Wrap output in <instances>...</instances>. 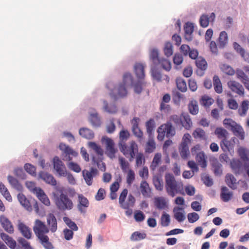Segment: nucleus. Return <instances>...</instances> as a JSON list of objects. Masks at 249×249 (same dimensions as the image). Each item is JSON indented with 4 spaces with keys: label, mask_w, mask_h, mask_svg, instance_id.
Wrapping results in <instances>:
<instances>
[{
    "label": "nucleus",
    "mask_w": 249,
    "mask_h": 249,
    "mask_svg": "<svg viewBox=\"0 0 249 249\" xmlns=\"http://www.w3.org/2000/svg\"><path fill=\"white\" fill-rule=\"evenodd\" d=\"M33 231L40 244L45 249H53L54 247L49 241V238L47 235L49 232V229L44 222L40 220L36 219L33 227Z\"/></svg>",
    "instance_id": "f257e3e1"
},
{
    "label": "nucleus",
    "mask_w": 249,
    "mask_h": 249,
    "mask_svg": "<svg viewBox=\"0 0 249 249\" xmlns=\"http://www.w3.org/2000/svg\"><path fill=\"white\" fill-rule=\"evenodd\" d=\"M53 201L57 208L61 211L71 210L73 207L72 201L68 195L64 192L63 188L58 190L57 192L53 193Z\"/></svg>",
    "instance_id": "f03ea898"
},
{
    "label": "nucleus",
    "mask_w": 249,
    "mask_h": 249,
    "mask_svg": "<svg viewBox=\"0 0 249 249\" xmlns=\"http://www.w3.org/2000/svg\"><path fill=\"white\" fill-rule=\"evenodd\" d=\"M165 189L170 196L174 197L177 194L184 195L183 184L180 181L177 180L171 174H166L165 176Z\"/></svg>",
    "instance_id": "7ed1b4c3"
},
{
    "label": "nucleus",
    "mask_w": 249,
    "mask_h": 249,
    "mask_svg": "<svg viewBox=\"0 0 249 249\" xmlns=\"http://www.w3.org/2000/svg\"><path fill=\"white\" fill-rule=\"evenodd\" d=\"M133 83V77L129 73H126L124 75L123 81L122 83L119 84L117 88L111 91L110 95L114 99H117L119 97H123L127 94L126 89V86L128 85H132Z\"/></svg>",
    "instance_id": "20e7f679"
},
{
    "label": "nucleus",
    "mask_w": 249,
    "mask_h": 249,
    "mask_svg": "<svg viewBox=\"0 0 249 249\" xmlns=\"http://www.w3.org/2000/svg\"><path fill=\"white\" fill-rule=\"evenodd\" d=\"M158 135L157 138L159 141H162L165 136L167 138H171L175 136L176 130L170 122L161 125L158 129Z\"/></svg>",
    "instance_id": "39448f33"
},
{
    "label": "nucleus",
    "mask_w": 249,
    "mask_h": 249,
    "mask_svg": "<svg viewBox=\"0 0 249 249\" xmlns=\"http://www.w3.org/2000/svg\"><path fill=\"white\" fill-rule=\"evenodd\" d=\"M121 151L130 161H132L135 156L136 153L138 151V145L134 141L129 142L127 145L126 143L119 145Z\"/></svg>",
    "instance_id": "423d86ee"
},
{
    "label": "nucleus",
    "mask_w": 249,
    "mask_h": 249,
    "mask_svg": "<svg viewBox=\"0 0 249 249\" xmlns=\"http://www.w3.org/2000/svg\"><path fill=\"white\" fill-rule=\"evenodd\" d=\"M127 194V189H124L119 196V203L120 204V207L123 209L133 208L135 204L136 199L135 197L130 194H129L128 197L125 201Z\"/></svg>",
    "instance_id": "0eeeda50"
},
{
    "label": "nucleus",
    "mask_w": 249,
    "mask_h": 249,
    "mask_svg": "<svg viewBox=\"0 0 249 249\" xmlns=\"http://www.w3.org/2000/svg\"><path fill=\"white\" fill-rule=\"evenodd\" d=\"M102 142L105 143L106 145V153L110 159L115 158V154L118 151L117 148L115 147L114 141L107 136H104L102 138Z\"/></svg>",
    "instance_id": "6e6552de"
},
{
    "label": "nucleus",
    "mask_w": 249,
    "mask_h": 249,
    "mask_svg": "<svg viewBox=\"0 0 249 249\" xmlns=\"http://www.w3.org/2000/svg\"><path fill=\"white\" fill-rule=\"evenodd\" d=\"M223 123L224 124L228 125L231 127V130L236 136L239 137L241 140L244 139V131L240 125L230 119H225Z\"/></svg>",
    "instance_id": "1a4fd4ad"
},
{
    "label": "nucleus",
    "mask_w": 249,
    "mask_h": 249,
    "mask_svg": "<svg viewBox=\"0 0 249 249\" xmlns=\"http://www.w3.org/2000/svg\"><path fill=\"white\" fill-rule=\"evenodd\" d=\"M53 168L60 177L67 176V169L64 163L58 157L55 156L53 159Z\"/></svg>",
    "instance_id": "9d476101"
},
{
    "label": "nucleus",
    "mask_w": 249,
    "mask_h": 249,
    "mask_svg": "<svg viewBox=\"0 0 249 249\" xmlns=\"http://www.w3.org/2000/svg\"><path fill=\"white\" fill-rule=\"evenodd\" d=\"M59 149L63 152L64 156V160L70 161L72 160L71 155L73 157L77 156L78 153L71 148L69 146L63 143H60L59 145Z\"/></svg>",
    "instance_id": "9b49d317"
},
{
    "label": "nucleus",
    "mask_w": 249,
    "mask_h": 249,
    "mask_svg": "<svg viewBox=\"0 0 249 249\" xmlns=\"http://www.w3.org/2000/svg\"><path fill=\"white\" fill-rule=\"evenodd\" d=\"M82 173L86 183L90 186L92 184L93 178L98 174V171L97 169L91 167L90 168L89 171L86 169L84 170Z\"/></svg>",
    "instance_id": "f8f14e48"
},
{
    "label": "nucleus",
    "mask_w": 249,
    "mask_h": 249,
    "mask_svg": "<svg viewBox=\"0 0 249 249\" xmlns=\"http://www.w3.org/2000/svg\"><path fill=\"white\" fill-rule=\"evenodd\" d=\"M228 86L232 92L239 96H243L244 95V88L239 82L236 81H230L228 82Z\"/></svg>",
    "instance_id": "ddd939ff"
},
{
    "label": "nucleus",
    "mask_w": 249,
    "mask_h": 249,
    "mask_svg": "<svg viewBox=\"0 0 249 249\" xmlns=\"http://www.w3.org/2000/svg\"><path fill=\"white\" fill-rule=\"evenodd\" d=\"M17 227L21 234L26 238L30 239L32 237L31 229L21 220L18 221Z\"/></svg>",
    "instance_id": "4468645a"
},
{
    "label": "nucleus",
    "mask_w": 249,
    "mask_h": 249,
    "mask_svg": "<svg viewBox=\"0 0 249 249\" xmlns=\"http://www.w3.org/2000/svg\"><path fill=\"white\" fill-rule=\"evenodd\" d=\"M0 223L3 229L9 233L14 231V226L10 220L5 215H0Z\"/></svg>",
    "instance_id": "2eb2a0df"
},
{
    "label": "nucleus",
    "mask_w": 249,
    "mask_h": 249,
    "mask_svg": "<svg viewBox=\"0 0 249 249\" xmlns=\"http://www.w3.org/2000/svg\"><path fill=\"white\" fill-rule=\"evenodd\" d=\"M235 138H233L230 140H228V137L221 140L220 142V147L222 150L224 152L230 151L233 148L235 145Z\"/></svg>",
    "instance_id": "dca6fc26"
},
{
    "label": "nucleus",
    "mask_w": 249,
    "mask_h": 249,
    "mask_svg": "<svg viewBox=\"0 0 249 249\" xmlns=\"http://www.w3.org/2000/svg\"><path fill=\"white\" fill-rule=\"evenodd\" d=\"M237 78L244 84L247 89H249V77L241 69H238L235 72Z\"/></svg>",
    "instance_id": "f3484780"
},
{
    "label": "nucleus",
    "mask_w": 249,
    "mask_h": 249,
    "mask_svg": "<svg viewBox=\"0 0 249 249\" xmlns=\"http://www.w3.org/2000/svg\"><path fill=\"white\" fill-rule=\"evenodd\" d=\"M215 16L214 13H212L210 16L206 14L202 15L200 18L199 23L201 27L206 28L208 26L210 22H213Z\"/></svg>",
    "instance_id": "a211bd4d"
},
{
    "label": "nucleus",
    "mask_w": 249,
    "mask_h": 249,
    "mask_svg": "<svg viewBox=\"0 0 249 249\" xmlns=\"http://www.w3.org/2000/svg\"><path fill=\"white\" fill-rule=\"evenodd\" d=\"M47 222L49 230L52 232H55L57 229V223L56 218L53 214L50 213L47 216Z\"/></svg>",
    "instance_id": "6ab92c4d"
},
{
    "label": "nucleus",
    "mask_w": 249,
    "mask_h": 249,
    "mask_svg": "<svg viewBox=\"0 0 249 249\" xmlns=\"http://www.w3.org/2000/svg\"><path fill=\"white\" fill-rule=\"evenodd\" d=\"M233 192L231 191L226 186H222L221 188L220 198L224 202H228L233 197Z\"/></svg>",
    "instance_id": "aec40b11"
},
{
    "label": "nucleus",
    "mask_w": 249,
    "mask_h": 249,
    "mask_svg": "<svg viewBox=\"0 0 249 249\" xmlns=\"http://www.w3.org/2000/svg\"><path fill=\"white\" fill-rule=\"evenodd\" d=\"M39 176L42 180L49 184L55 186L57 184L56 180L53 176L48 173L41 172L39 174Z\"/></svg>",
    "instance_id": "412c9836"
},
{
    "label": "nucleus",
    "mask_w": 249,
    "mask_h": 249,
    "mask_svg": "<svg viewBox=\"0 0 249 249\" xmlns=\"http://www.w3.org/2000/svg\"><path fill=\"white\" fill-rule=\"evenodd\" d=\"M0 237L2 240L10 249H14L16 248L17 243L12 237L9 236L8 235L4 232L0 233Z\"/></svg>",
    "instance_id": "4be33fe9"
},
{
    "label": "nucleus",
    "mask_w": 249,
    "mask_h": 249,
    "mask_svg": "<svg viewBox=\"0 0 249 249\" xmlns=\"http://www.w3.org/2000/svg\"><path fill=\"white\" fill-rule=\"evenodd\" d=\"M140 189L142 195L145 197H149L151 189L148 183L145 180H142L140 183Z\"/></svg>",
    "instance_id": "5701e85b"
},
{
    "label": "nucleus",
    "mask_w": 249,
    "mask_h": 249,
    "mask_svg": "<svg viewBox=\"0 0 249 249\" xmlns=\"http://www.w3.org/2000/svg\"><path fill=\"white\" fill-rule=\"evenodd\" d=\"M134 71L139 79H143L145 76L144 66L141 63H136L134 66Z\"/></svg>",
    "instance_id": "b1692460"
},
{
    "label": "nucleus",
    "mask_w": 249,
    "mask_h": 249,
    "mask_svg": "<svg viewBox=\"0 0 249 249\" xmlns=\"http://www.w3.org/2000/svg\"><path fill=\"white\" fill-rule=\"evenodd\" d=\"M181 123L182 126L186 129L189 130L192 126L193 124L190 116L187 114H181Z\"/></svg>",
    "instance_id": "393cba45"
},
{
    "label": "nucleus",
    "mask_w": 249,
    "mask_h": 249,
    "mask_svg": "<svg viewBox=\"0 0 249 249\" xmlns=\"http://www.w3.org/2000/svg\"><path fill=\"white\" fill-rule=\"evenodd\" d=\"M233 48L237 53H239L241 56L249 63V54L246 53L245 50L237 42H234L233 44Z\"/></svg>",
    "instance_id": "a878e982"
},
{
    "label": "nucleus",
    "mask_w": 249,
    "mask_h": 249,
    "mask_svg": "<svg viewBox=\"0 0 249 249\" xmlns=\"http://www.w3.org/2000/svg\"><path fill=\"white\" fill-rule=\"evenodd\" d=\"M161 163V154L160 153H157L155 154L151 162L150 168L151 170L155 171Z\"/></svg>",
    "instance_id": "bb28decb"
},
{
    "label": "nucleus",
    "mask_w": 249,
    "mask_h": 249,
    "mask_svg": "<svg viewBox=\"0 0 249 249\" xmlns=\"http://www.w3.org/2000/svg\"><path fill=\"white\" fill-rule=\"evenodd\" d=\"M184 37L186 39L190 41L192 39V33L194 31V26L191 23L187 22L185 24L184 27Z\"/></svg>",
    "instance_id": "cd10ccee"
},
{
    "label": "nucleus",
    "mask_w": 249,
    "mask_h": 249,
    "mask_svg": "<svg viewBox=\"0 0 249 249\" xmlns=\"http://www.w3.org/2000/svg\"><path fill=\"white\" fill-rule=\"evenodd\" d=\"M193 136L195 139H198L200 140L207 141L208 139L205 131L200 128H196L193 133Z\"/></svg>",
    "instance_id": "c85d7f7f"
},
{
    "label": "nucleus",
    "mask_w": 249,
    "mask_h": 249,
    "mask_svg": "<svg viewBox=\"0 0 249 249\" xmlns=\"http://www.w3.org/2000/svg\"><path fill=\"white\" fill-rule=\"evenodd\" d=\"M103 109L105 111L109 114H115L118 111L115 104H108L106 100L103 101Z\"/></svg>",
    "instance_id": "c756f323"
},
{
    "label": "nucleus",
    "mask_w": 249,
    "mask_h": 249,
    "mask_svg": "<svg viewBox=\"0 0 249 249\" xmlns=\"http://www.w3.org/2000/svg\"><path fill=\"white\" fill-rule=\"evenodd\" d=\"M18 198L21 205L26 210L29 211L32 210V206L29 201L23 194H19L18 195Z\"/></svg>",
    "instance_id": "7c9ffc66"
},
{
    "label": "nucleus",
    "mask_w": 249,
    "mask_h": 249,
    "mask_svg": "<svg viewBox=\"0 0 249 249\" xmlns=\"http://www.w3.org/2000/svg\"><path fill=\"white\" fill-rule=\"evenodd\" d=\"M225 182L227 185L233 190L236 189V179L234 176L231 174H228L225 177Z\"/></svg>",
    "instance_id": "2f4dec72"
},
{
    "label": "nucleus",
    "mask_w": 249,
    "mask_h": 249,
    "mask_svg": "<svg viewBox=\"0 0 249 249\" xmlns=\"http://www.w3.org/2000/svg\"><path fill=\"white\" fill-rule=\"evenodd\" d=\"M213 85L214 91L218 94L223 91V87L221 82L217 75H214L213 77Z\"/></svg>",
    "instance_id": "473e14b6"
},
{
    "label": "nucleus",
    "mask_w": 249,
    "mask_h": 249,
    "mask_svg": "<svg viewBox=\"0 0 249 249\" xmlns=\"http://www.w3.org/2000/svg\"><path fill=\"white\" fill-rule=\"evenodd\" d=\"M36 196L40 201L45 205L47 206L50 205L51 203L48 197L42 189L38 190V192L37 194H36Z\"/></svg>",
    "instance_id": "72a5a7b5"
},
{
    "label": "nucleus",
    "mask_w": 249,
    "mask_h": 249,
    "mask_svg": "<svg viewBox=\"0 0 249 249\" xmlns=\"http://www.w3.org/2000/svg\"><path fill=\"white\" fill-rule=\"evenodd\" d=\"M79 133L80 136L87 139H92L93 138L94 134L93 131L87 128H82L80 129Z\"/></svg>",
    "instance_id": "f704fd0d"
},
{
    "label": "nucleus",
    "mask_w": 249,
    "mask_h": 249,
    "mask_svg": "<svg viewBox=\"0 0 249 249\" xmlns=\"http://www.w3.org/2000/svg\"><path fill=\"white\" fill-rule=\"evenodd\" d=\"M214 134L218 139L223 140L228 137L229 133L222 127H217L214 131Z\"/></svg>",
    "instance_id": "c9c22d12"
},
{
    "label": "nucleus",
    "mask_w": 249,
    "mask_h": 249,
    "mask_svg": "<svg viewBox=\"0 0 249 249\" xmlns=\"http://www.w3.org/2000/svg\"><path fill=\"white\" fill-rule=\"evenodd\" d=\"M196 160L198 164L202 168H205L207 166V161L206 156L203 152H200L196 156Z\"/></svg>",
    "instance_id": "e433bc0d"
},
{
    "label": "nucleus",
    "mask_w": 249,
    "mask_h": 249,
    "mask_svg": "<svg viewBox=\"0 0 249 249\" xmlns=\"http://www.w3.org/2000/svg\"><path fill=\"white\" fill-rule=\"evenodd\" d=\"M180 210H183V209L180 207L175 208L173 210L175 218L179 222H181L185 219V216L183 213L179 212Z\"/></svg>",
    "instance_id": "4c0bfd02"
},
{
    "label": "nucleus",
    "mask_w": 249,
    "mask_h": 249,
    "mask_svg": "<svg viewBox=\"0 0 249 249\" xmlns=\"http://www.w3.org/2000/svg\"><path fill=\"white\" fill-rule=\"evenodd\" d=\"M130 137V133L127 130L122 129L119 132V146L125 143Z\"/></svg>",
    "instance_id": "58836bf2"
},
{
    "label": "nucleus",
    "mask_w": 249,
    "mask_h": 249,
    "mask_svg": "<svg viewBox=\"0 0 249 249\" xmlns=\"http://www.w3.org/2000/svg\"><path fill=\"white\" fill-rule=\"evenodd\" d=\"M241 159L245 162H249V150L244 147H240L238 150Z\"/></svg>",
    "instance_id": "ea45409f"
},
{
    "label": "nucleus",
    "mask_w": 249,
    "mask_h": 249,
    "mask_svg": "<svg viewBox=\"0 0 249 249\" xmlns=\"http://www.w3.org/2000/svg\"><path fill=\"white\" fill-rule=\"evenodd\" d=\"M155 205L159 209H164L167 207V202L163 197L156 198L155 199Z\"/></svg>",
    "instance_id": "a19ab883"
},
{
    "label": "nucleus",
    "mask_w": 249,
    "mask_h": 249,
    "mask_svg": "<svg viewBox=\"0 0 249 249\" xmlns=\"http://www.w3.org/2000/svg\"><path fill=\"white\" fill-rule=\"evenodd\" d=\"M228 35L225 31H222L219 35L218 45L220 48H223L228 43Z\"/></svg>",
    "instance_id": "79ce46f5"
},
{
    "label": "nucleus",
    "mask_w": 249,
    "mask_h": 249,
    "mask_svg": "<svg viewBox=\"0 0 249 249\" xmlns=\"http://www.w3.org/2000/svg\"><path fill=\"white\" fill-rule=\"evenodd\" d=\"M7 179L9 183L12 186V187L18 190H21L22 189V185L16 178L11 176H8L7 177Z\"/></svg>",
    "instance_id": "37998d69"
},
{
    "label": "nucleus",
    "mask_w": 249,
    "mask_h": 249,
    "mask_svg": "<svg viewBox=\"0 0 249 249\" xmlns=\"http://www.w3.org/2000/svg\"><path fill=\"white\" fill-rule=\"evenodd\" d=\"M189 112L192 115H196L198 112V106L196 101L192 100L188 105Z\"/></svg>",
    "instance_id": "c03bdc74"
},
{
    "label": "nucleus",
    "mask_w": 249,
    "mask_h": 249,
    "mask_svg": "<svg viewBox=\"0 0 249 249\" xmlns=\"http://www.w3.org/2000/svg\"><path fill=\"white\" fill-rule=\"evenodd\" d=\"M0 192L7 201L9 202L12 201V198L9 192L5 185L1 182H0Z\"/></svg>",
    "instance_id": "a18cd8bd"
},
{
    "label": "nucleus",
    "mask_w": 249,
    "mask_h": 249,
    "mask_svg": "<svg viewBox=\"0 0 249 249\" xmlns=\"http://www.w3.org/2000/svg\"><path fill=\"white\" fill-rule=\"evenodd\" d=\"M249 101L244 100L242 102L241 107L238 109L239 114L241 116H245L249 109Z\"/></svg>",
    "instance_id": "49530a36"
},
{
    "label": "nucleus",
    "mask_w": 249,
    "mask_h": 249,
    "mask_svg": "<svg viewBox=\"0 0 249 249\" xmlns=\"http://www.w3.org/2000/svg\"><path fill=\"white\" fill-rule=\"evenodd\" d=\"M89 146L93 149L95 152L100 157H102L104 154V152L101 146L95 142H89L88 143Z\"/></svg>",
    "instance_id": "de8ad7c7"
},
{
    "label": "nucleus",
    "mask_w": 249,
    "mask_h": 249,
    "mask_svg": "<svg viewBox=\"0 0 249 249\" xmlns=\"http://www.w3.org/2000/svg\"><path fill=\"white\" fill-rule=\"evenodd\" d=\"M78 207L80 211H82L81 207H88L89 205V202L88 199L85 197L83 195L80 194L78 195Z\"/></svg>",
    "instance_id": "09e8293b"
},
{
    "label": "nucleus",
    "mask_w": 249,
    "mask_h": 249,
    "mask_svg": "<svg viewBox=\"0 0 249 249\" xmlns=\"http://www.w3.org/2000/svg\"><path fill=\"white\" fill-rule=\"evenodd\" d=\"M92 160L93 164H96L100 170L102 171H105L106 169V164L105 163L102 162V159L101 158H96L95 156H93Z\"/></svg>",
    "instance_id": "8fccbe9b"
},
{
    "label": "nucleus",
    "mask_w": 249,
    "mask_h": 249,
    "mask_svg": "<svg viewBox=\"0 0 249 249\" xmlns=\"http://www.w3.org/2000/svg\"><path fill=\"white\" fill-rule=\"evenodd\" d=\"M90 122L94 126H99L101 124V121L97 112L91 113L89 117Z\"/></svg>",
    "instance_id": "3c124183"
},
{
    "label": "nucleus",
    "mask_w": 249,
    "mask_h": 249,
    "mask_svg": "<svg viewBox=\"0 0 249 249\" xmlns=\"http://www.w3.org/2000/svg\"><path fill=\"white\" fill-rule=\"evenodd\" d=\"M180 155L183 159H186L188 158L190 152L189 150L188 145H180L179 148Z\"/></svg>",
    "instance_id": "603ef678"
},
{
    "label": "nucleus",
    "mask_w": 249,
    "mask_h": 249,
    "mask_svg": "<svg viewBox=\"0 0 249 249\" xmlns=\"http://www.w3.org/2000/svg\"><path fill=\"white\" fill-rule=\"evenodd\" d=\"M196 67L202 71H205L207 68V63L206 61L202 57H198L196 60Z\"/></svg>",
    "instance_id": "864d4df0"
},
{
    "label": "nucleus",
    "mask_w": 249,
    "mask_h": 249,
    "mask_svg": "<svg viewBox=\"0 0 249 249\" xmlns=\"http://www.w3.org/2000/svg\"><path fill=\"white\" fill-rule=\"evenodd\" d=\"M146 131L149 137L153 135V131L155 128V122L153 119H150L146 123Z\"/></svg>",
    "instance_id": "5fc2aeb1"
},
{
    "label": "nucleus",
    "mask_w": 249,
    "mask_h": 249,
    "mask_svg": "<svg viewBox=\"0 0 249 249\" xmlns=\"http://www.w3.org/2000/svg\"><path fill=\"white\" fill-rule=\"evenodd\" d=\"M176 84L178 89L182 92H185L187 90L186 83L184 80L181 78H177Z\"/></svg>",
    "instance_id": "6e6d98bb"
},
{
    "label": "nucleus",
    "mask_w": 249,
    "mask_h": 249,
    "mask_svg": "<svg viewBox=\"0 0 249 249\" xmlns=\"http://www.w3.org/2000/svg\"><path fill=\"white\" fill-rule=\"evenodd\" d=\"M163 51L164 54L167 57L171 56L173 53V45L172 43L170 42H166L164 45Z\"/></svg>",
    "instance_id": "4d7b16f0"
},
{
    "label": "nucleus",
    "mask_w": 249,
    "mask_h": 249,
    "mask_svg": "<svg viewBox=\"0 0 249 249\" xmlns=\"http://www.w3.org/2000/svg\"><path fill=\"white\" fill-rule=\"evenodd\" d=\"M231 167L235 174H239L241 168V163L238 160H233L231 162Z\"/></svg>",
    "instance_id": "13d9d810"
},
{
    "label": "nucleus",
    "mask_w": 249,
    "mask_h": 249,
    "mask_svg": "<svg viewBox=\"0 0 249 249\" xmlns=\"http://www.w3.org/2000/svg\"><path fill=\"white\" fill-rule=\"evenodd\" d=\"M220 68L222 71L227 75H233L235 72L231 67L227 64H222Z\"/></svg>",
    "instance_id": "bf43d9fd"
},
{
    "label": "nucleus",
    "mask_w": 249,
    "mask_h": 249,
    "mask_svg": "<svg viewBox=\"0 0 249 249\" xmlns=\"http://www.w3.org/2000/svg\"><path fill=\"white\" fill-rule=\"evenodd\" d=\"M156 148V144L154 140L150 138L146 144L145 151L147 153H152Z\"/></svg>",
    "instance_id": "052dcab7"
},
{
    "label": "nucleus",
    "mask_w": 249,
    "mask_h": 249,
    "mask_svg": "<svg viewBox=\"0 0 249 249\" xmlns=\"http://www.w3.org/2000/svg\"><path fill=\"white\" fill-rule=\"evenodd\" d=\"M135 179V174L134 171L130 169H128L126 175V183L131 185Z\"/></svg>",
    "instance_id": "680f3d73"
},
{
    "label": "nucleus",
    "mask_w": 249,
    "mask_h": 249,
    "mask_svg": "<svg viewBox=\"0 0 249 249\" xmlns=\"http://www.w3.org/2000/svg\"><path fill=\"white\" fill-rule=\"evenodd\" d=\"M170 223V217L169 214L163 213L160 218V224L163 227H167Z\"/></svg>",
    "instance_id": "e2e57ef3"
},
{
    "label": "nucleus",
    "mask_w": 249,
    "mask_h": 249,
    "mask_svg": "<svg viewBox=\"0 0 249 249\" xmlns=\"http://www.w3.org/2000/svg\"><path fill=\"white\" fill-rule=\"evenodd\" d=\"M153 184L156 189L159 191H162L163 189V183L162 179L157 177L153 178Z\"/></svg>",
    "instance_id": "0e129e2a"
},
{
    "label": "nucleus",
    "mask_w": 249,
    "mask_h": 249,
    "mask_svg": "<svg viewBox=\"0 0 249 249\" xmlns=\"http://www.w3.org/2000/svg\"><path fill=\"white\" fill-rule=\"evenodd\" d=\"M213 102V99L206 95L203 96L200 100V104L206 107L211 106Z\"/></svg>",
    "instance_id": "69168bd1"
},
{
    "label": "nucleus",
    "mask_w": 249,
    "mask_h": 249,
    "mask_svg": "<svg viewBox=\"0 0 249 249\" xmlns=\"http://www.w3.org/2000/svg\"><path fill=\"white\" fill-rule=\"evenodd\" d=\"M158 64H160L161 67L165 70L169 71L171 69V64L170 62L166 59H162L158 62Z\"/></svg>",
    "instance_id": "338daca9"
},
{
    "label": "nucleus",
    "mask_w": 249,
    "mask_h": 249,
    "mask_svg": "<svg viewBox=\"0 0 249 249\" xmlns=\"http://www.w3.org/2000/svg\"><path fill=\"white\" fill-rule=\"evenodd\" d=\"M134 217L137 222H140L144 220L145 215L141 211L137 210L135 212Z\"/></svg>",
    "instance_id": "774afa93"
}]
</instances>
